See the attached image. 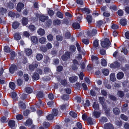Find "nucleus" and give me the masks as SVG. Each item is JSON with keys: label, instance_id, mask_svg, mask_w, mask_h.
<instances>
[{"label": "nucleus", "instance_id": "f257e3e1", "mask_svg": "<svg viewBox=\"0 0 129 129\" xmlns=\"http://www.w3.org/2000/svg\"><path fill=\"white\" fill-rule=\"evenodd\" d=\"M101 44L102 47L104 48H108L111 44L110 42L108 39H105L104 40L101 42Z\"/></svg>", "mask_w": 129, "mask_h": 129}, {"label": "nucleus", "instance_id": "f03ea898", "mask_svg": "<svg viewBox=\"0 0 129 129\" xmlns=\"http://www.w3.org/2000/svg\"><path fill=\"white\" fill-rule=\"evenodd\" d=\"M39 64V63L37 61L33 62L32 64L28 66L29 70L31 72L33 71L35 68H37Z\"/></svg>", "mask_w": 129, "mask_h": 129}, {"label": "nucleus", "instance_id": "7ed1b4c3", "mask_svg": "<svg viewBox=\"0 0 129 129\" xmlns=\"http://www.w3.org/2000/svg\"><path fill=\"white\" fill-rule=\"evenodd\" d=\"M71 53L69 52H66L61 57L62 60L64 61H67L68 59L70 58Z\"/></svg>", "mask_w": 129, "mask_h": 129}, {"label": "nucleus", "instance_id": "20e7f679", "mask_svg": "<svg viewBox=\"0 0 129 129\" xmlns=\"http://www.w3.org/2000/svg\"><path fill=\"white\" fill-rule=\"evenodd\" d=\"M120 66V64L117 61H115L111 64L110 67L111 68H116L119 67Z\"/></svg>", "mask_w": 129, "mask_h": 129}, {"label": "nucleus", "instance_id": "39448f33", "mask_svg": "<svg viewBox=\"0 0 129 129\" xmlns=\"http://www.w3.org/2000/svg\"><path fill=\"white\" fill-rule=\"evenodd\" d=\"M104 129H114L113 125L111 123H107L104 124Z\"/></svg>", "mask_w": 129, "mask_h": 129}, {"label": "nucleus", "instance_id": "423d86ee", "mask_svg": "<svg viewBox=\"0 0 129 129\" xmlns=\"http://www.w3.org/2000/svg\"><path fill=\"white\" fill-rule=\"evenodd\" d=\"M17 69V66L15 65H12L9 69V71L12 74L13 73L15 70Z\"/></svg>", "mask_w": 129, "mask_h": 129}, {"label": "nucleus", "instance_id": "0eeeda50", "mask_svg": "<svg viewBox=\"0 0 129 129\" xmlns=\"http://www.w3.org/2000/svg\"><path fill=\"white\" fill-rule=\"evenodd\" d=\"M24 4L22 3H19L17 5L16 9L17 10L19 11L20 12L21 10L24 7Z\"/></svg>", "mask_w": 129, "mask_h": 129}, {"label": "nucleus", "instance_id": "6e6552de", "mask_svg": "<svg viewBox=\"0 0 129 129\" xmlns=\"http://www.w3.org/2000/svg\"><path fill=\"white\" fill-rule=\"evenodd\" d=\"M37 33L39 35L41 36H43L45 34V30L43 29L42 28H40L38 29L37 31Z\"/></svg>", "mask_w": 129, "mask_h": 129}, {"label": "nucleus", "instance_id": "1a4fd4ad", "mask_svg": "<svg viewBox=\"0 0 129 129\" xmlns=\"http://www.w3.org/2000/svg\"><path fill=\"white\" fill-rule=\"evenodd\" d=\"M124 74L123 72H120L118 73L117 75V78L118 80L122 79L123 77Z\"/></svg>", "mask_w": 129, "mask_h": 129}, {"label": "nucleus", "instance_id": "9d476101", "mask_svg": "<svg viewBox=\"0 0 129 129\" xmlns=\"http://www.w3.org/2000/svg\"><path fill=\"white\" fill-rule=\"evenodd\" d=\"M19 105L20 109H23L26 108V106L24 103L22 102H19Z\"/></svg>", "mask_w": 129, "mask_h": 129}, {"label": "nucleus", "instance_id": "9b49d317", "mask_svg": "<svg viewBox=\"0 0 129 129\" xmlns=\"http://www.w3.org/2000/svg\"><path fill=\"white\" fill-rule=\"evenodd\" d=\"M113 111L114 113L116 115H119L120 112V110L117 107L114 108L113 109Z\"/></svg>", "mask_w": 129, "mask_h": 129}, {"label": "nucleus", "instance_id": "f8f14e48", "mask_svg": "<svg viewBox=\"0 0 129 129\" xmlns=\"http://www.w3.org/2000/svg\"><path fill=\"white\" fill-rule=\"evenodd\" d=\"M32 77L33 79L35 80H37L39 79V76L38 73L35 72L34 73Z\"/></svg>", "mask_w": 129, "mask_h": 129}, {"label": "nucleus", "instance_id": "ddd939ff", "mask_svg": "<svg viewBox=\"0 0 129 129\" xmlns=\"http://www.w3.org/2000/svg\"><path fill=\"white\" fill-rule=\"evenodd\" d=\"M25 52L26 55L28 56L30 55L32 53L31 49H25Z\"/></svg>", "mask_w": 129, "mask_h": 129}, {"label": "nucleus", "instance_id": "4468645a", "mask_svg": "<svg viewBox=\"0 0 129 129\" xmlns=\"http://www.w3.org/2000/svg\"><path fill=\"white\" fill-rule=\"evenodd\" d=\"M7 12V10L3 7L0 8V14L2 15L6 14Z\"/></svg>", "mask_w": 129, "mask_h": 129}, {"label": "nucleus", "instance_id": "2eb2a0df", "mask_svg": "<svg viewBox=\"0 0 129 129\" xmlns=\"http://www.w3.org/2000/svg\"><path fill=\"white\" fill-rule=\"evenodd\" d=\"M100 115L101 113L99 112L95 111H94L93 113V115L96 118H98L100 116Z\"/></svg>", "mask_w": 129, "mask_h": 129}, {"label": "nucleus", "instance_id": "dca6fc26", "mask_svg": "<svg viewBox=\"0 0 129 129\" xmlns=\"http://www.w3.org/2000/svg\"><path fill=\"white\" fill-rule=\"evenodd\" d=\"M93 107L95 110H98L99 109V104L97 102H94L93 103Z\"/></svg>", "mask_w": 129, "mask_h": 129}, {"label": "nucleus", "instance_id": "f3484780", "mask_svg": "<svg viewBox=\"0 0 129 129\" xmlns=\"http://www.w3.org/2000/svg\"><path fill=\"white\" fill-rule=\"evenodd\" d=\"M77 79V77L76 76H73L70 77L69 78V80L70 82L73 83L76 81Z\"/></svg>", "mask_w": 129, "mask_h": 129}, {"label": "nucleus", "instance_id": "a211bd4d", "mask_svg": "<svg viewBox=\"0 0 129 129\" xmlns=\"http://www.w3.org/2000/svg\"><path fill=\"white\" fill-rule=\"evenodd\" d=\"M44 96L43 93L41 91L39 92L36 95V97L39 99L43 98Z\"/></svg>", "mask_w": 129, "mask_h": 129}, {"label": "nucleus", "instance_id": "6ab92c4d", "mask_svg": "<svg viewBox=\"0 0 129 129\" xmlns=\"http://www.w3.org/2000/svg\"><path fill=\"white\" fill-rule=\"evenodd\" d=\"M48 19V17L44 16H41L39 17V19L42 21L44 22Z\"/></svg>", "mask_w": 129, "mask_h": 129}, {"label": "nucleus", "instance_id": "aec40b11", "mask_svg": "<svg viewBox=\"0 0 129 129\" xmlns=\"http://www.w3.org/2000/svg\"><path fill=\"white\" fill-rule=\"evenodd\" d=\"M110 80L113 82L115 81L116 80V78L115 76V73H112L110 75Z\"/></svg>", "mask_w": 129, "mask_h": 129}, {"label": "nucleus", "instance_id": "412c9836", "mask_svg": "<svg viewBox=\"0 0 129 129\" xmlns=\"http://www.w3.org/2000/svg\"><path fill=\"white\" fill-rule=\"evenodd\" d=\"M9 125L11 128L14 127L15 126V122L13 120H10L8 123Z\"/></svg>", "mask_w": 129, "mask_h": 129}, {"label": "nucleus", "instance_id": "4be33fe9", "mask_svg": "<svg viewBox=\"0 0 129 129\" xmlns=\"http://www.w3.org/2000/svg\"><path fill=\"white\" fill-rule=\"evenodd\" d=\"M33 122L32 120L31 119H28L26 120V123L25 124L26 126H28L29 127V126H31Z\"/></svg>", "mask_w": 129, "mask_h": 129}, {"label": "nucleus", "instance_id": "5701e85b", "mask_svg": "<svg viewBox=\"0 0 129 129\" xmlns=\"http://www.w3.org/2000/svg\"><path fill=\"white\" fill-rule=\"evenodd\" d=\"M73 27L75 29H79L80 27L79 24L77 22H75L72 24Z\"/></svg>", "mask_w": 129, "mask_h": 129}, {"label": "nucleus", "instance_id": "b1692460", "mask_svg": "<svg viewBox=\"0 0 129 129\" xmlns=\"http://www.w3.org/2000/svg\"><path fill=\"white\" fill-rule=\"evenodd\" d=\"M92 16L91 15H89L87 16L86 19L89 23H91L92 22Z\"/></svg>", "mask_w": 129, "mask_h": 129}, {"label": "nucleus", "instance_id": "393cba45", "mask_svg": "<svg viewBox=\"0 0 129 129\" xmlns=\"http://www.w3.org/2000/svg\"><path fill=\"white\" fill-rule=\"evenodd\" d=\"M22 23L24 25H26L28 23V19L25 17H23L22 20Z\"/></svg>", "mask_w": 129, "mask_h": 129}, {"label": "nucleus", "instance_id": "a878e982", "mask_svg": "<svg viewBox=\"0 0 129 129\" xmlns=\"http://www.w3.org/2000/svg\"><path fill=\"white\" fill-rule=\"evenodd\" d=\"M31 40L32 42L35 43H37L38 42V40L37 38L35 36L32 37L31 38Z\"/></svg>", "mask_w": 129, "mask_h": 129}, {"label": "nucleus", "instance_id": "bb28decb", "mask_svg": "<svg viewBox=\"0 0 129 129\" xmlns=\"http://www.w3.org/2000/svg\"><path fill=\"white\" fill-rule=\"evenodd\" d=\"M26 92L28 93H30L33 91L32 89L29 87H27L25 89Z\"/></svg>", "mask_w": 129, "mask_h": 129}, {"label": "nucleus", "instance_id": "cd10ccee", "mask_svg": "<svg viewBox=\"0 0 129 129\" xmlns=\"http://www.w3.org/2000/svg\"><path fill=\"white\" fill-rule=\"evenodd\" d=\"M56 15L58 17L60 18H63V15L60 11H58L57 12Z\"/></svg>", "mask_w": 129, "mask_h": 129}, {"label": "nucleus", "instance_id": "c85d7f7f", "mask_svg": "<svg viewBox=\"0 0 129 129\" xmlns=\"http://www.w3.org/2000/svg\"><path fill=\"white\" fill-rule=\"evenodd\" d=\"M43 58V55L40 53L38 54L36 56V58L38 61L41 60Z\"/></svg>", "mask_w": 129, "mask_h": 129}, {"label": "nucleus", "instance_id": "c756f323", "mask_svg": "<svg viewBox=\"0 0 129 129\" xmlns=\"http://www.w3.org/2000/svg\"><path fill=\"white\" fill-rule=\"evenodd\" d=\"M120 117L123 120L126 121L128 120V117L123 114H122L120 115Z\"/></svg>", "mask_w": 129, "mask_h": 129}, {"label": "nucleus", "instance_id": "7c9ffc66", "mask_svg": "<svg viewBox=\"0 0 129 129\" xmlns=\"http://www.w3.org/2000/svg\"><path fill=\"white\" fill-rule=\"evenodd\" d=\"M101 63L102 65L103 66H106L107 64L106 60L103 58L101 59Z\"/></svg>", "mask_w": 129, "mask_h": 129}, {"label": "nucleus", "instance_id": "2f4dec72", "mask_svg": "<svg viewBox=\"0 0 129 129\" xmlns=\"http://www.w3.org/2000/svg\"><path fill=\"white\" fill-rule=\"evenodd\" d=\"M46 39L44 37H42L39 39V42L41 44H44L46 42Z\"/></svg>", "mask_w": 129, "mask_h": 129}, {"label": "nucleus", "instance_id": "473e14b6", "mask_svg": "<svg viewBox=\"0 0 129 129\" xmlns=\"http://www.w3.org/2000/svg\"><path fill=\"white\" fill-rule=\"evenodd\" d=\"M44 72L45 74L51 72L50 69L47 67H45L44 69Z\"/></svg>", "mask_w": 129, "mask_h": 129}, {"label": "nucleus", "instance_id": "72a5a7b5", "mask_svg": "<svg viewBox=\"0 0 129 129\" xmlns=\"http://www.w3.org/2000/svg\"><path fill=\"white\" fill-rule=\"evenodd\" d=\"M9 86L11 89L13 90L15 88V84L13 82L10 83Z\"/></svg>", "mask_w": 129, "mask_h": 129}, {"label": "nucleus", "instance_id": "f704fd0d", "mask_svg": "<svg viewBox=\"0 0 129 129\" xmlns=\"http://www.w3.org/2000/svg\"><path fill=\"white\" fill-rule=\"evenodd\" d=\"M99 99L100 101V102L102 106L104 105V102L105 100L104 98L103 97H99Z\"/></svg>", "mask_w": 129, "mask_h": 129}, {"label": "nucleus", "instance_id": "c9c22d12", "mask_svg": "<svg viewBox=\"0 0 129 129\" xmlns=\"http://www.w3.org/2000/svg\"><path fill=\"white\" fill-rule=\"evenodd\" d=\"M120 24L122 26H125L126 24V21L125 19H121L120 20Z\"/></svg>", "mask_w": 129, "mask_h": 129}, {"label": "nucleus", "instance_id": "e433bc0d", "mask_svg": "<svg viewBox=\"0 0 129 129\" xmlns=\"http://www.w3.org/2000/svg\"><path fill=\"white\" fill-rule=\"evenodd\" d=\"M76 47L75 46L73 45H71L70 46L69 50L72 52H74L75 51Z\"/></svg>", "mask_w": 129, "mask_h": 129}, {"label": "nucleus", "instance_id": "4c0bfd02", "mask_svg": "<svg viewBox=\"0 0 129 129\" xmlns=\"http://www.w3.org/2000/svg\"><path fill=\"white\" fill-rule=\"evenodd\" d=\"M19 25V23L17 22H14L13 23L12 27L14 29H16L18 27Z\"/></svg>", "mask_w": 129, "mask_h": 129}, {"label": "nucleus", "instance_id": "58836bf2", "mask_svg": "<svg viewBox=\"0 0 129 129\" xmlns=\"http://www.w3.org/2000/svg\"><path fill=\"white\" fill-rule=\"evenodd\" d=\"M11 56L10 59L11 60H13L14 58V57L15 56V52L13 51H12L11 52Z\"/></svg>", "mask_w": 129, "mask_h": 129}, {"label": "nucleus", "instance_id": "ea45409f", "mask_svg": "<svg viewBox=\"0 0 129 129\" xmlns=\"http://www.w3.org/2000/svg\"><path fill=\"white\" fill-rule=\"evenodd\" d=\"M91 59L92 61H94L96 62H97V63H98L97 62H98V61H97L98 58L97 57L94 56H92L91 57Z\"/></svg>", "mask_w": 129, "mask_h": 129}, {"label": "nucleus", "instance_id": "a19ab883", "mask_svg": "<svg viewBox=\"0 0 129 129\" xmlns=\"http://www.w3.org/2000/svg\"><path fill=\"white\" fill-rule=\"evenodd\" d=\"M36 106L38 108L43 107V104L42 103V101L41 100H39V102L36 104Z\"/></svg>", "mask_w": 129, "mask_h": 129}, {"label": "nucleus", "instance_id": "79ce46f5", "mask_svg": "<svg viewBox=\"0 0 129 129\" xmlns=\"http://www.w3.org/2000/svg\"><path fill=\"white\" fill-rule=\"evenodd\" d=\"M102 72L103 74L106 76H107L108 75L109 73V71L107 69L103 70H102Z\"/></svg>", "mask_w": 129, "mask_h": 129}, {"label": "nucleus", "instance_id": "37998d69", "mask_svg": "<svg viewBox=\"0 0 129 129\" xmlns=\"http://www.w3.org/2000/svg\"><path fill=\"white\" fill-rule=\"evenodd\" d=\"M44 62L46 64L47 63L50 61V59L49 57L47 56H46L44 57Z\"/></svg>", "mask_w": 129, "mask_h": 129}, {"label": "nucleus", "instance_id": "c03bdc74", "mask_svg": "<svg viewBox=\"0 0 129 129\" xmlns=\"http://www.w3.org/2000/svg\"><path fill=\"white\" fill-rule=\"evenodd\" d=\"M53 114L54 116H56L58 113V111L56 109H54L53 110Z\"/></svg>", "mask_w": 129, "mask_h": 129}, {"label": "nucleus", "instance_id": "a18cd8bd", "mask_svg": "<svg viewBox=\"0 0 129 129\" xmlns=\"http://www.w3.org/2000/svg\"><path fill=\"white\" fill-rule=\"evenodd\" d=\"M98 41L97 40H95L93 42V46L95 48H96L99 46Z\"/></svg>", "mask_w": 129, "mask_h": 129}, {"label": "nucleus", "instance_id": "49530a36", "mask_svg": "<svg viewBox=\"0 0 129 129\" xmlns=\"http://www.w3.org/2000/svg\"><path fill=\"white\" fill-rule=\"evenodd\" d=\"M121 52H123L124 53L125 55L127 54L128 53L127 49L125 47L122 48L121 50Z\"/></svg>", "mask_w": 129, "mask_h": 129}, {"label": "nucleus", "instance_id": "de8ad7c7", "mask_svg": "<svg viewBox=\"0 0 129 129\" xmlns=\"http://www.w3.org/2000/svg\"><path fill=\"white\" fill-rule=\"evenodd\" d=\"M56 39L57 41H61L62 40L63 38L62 36L58 35L56 36Z\"/></svg>", "mask_w": 129, "mask_h": 129}, {"label": "nucleus", "instance_id": "09e8293b", "mask_svg": "<svg viewBox=\"0 0 129 129\" xmlns=\"http://www.w3.org/2000/svg\"><path fill=\"white\" fill-rule=\"evenodd\" d=\"M64 36L66 39H69L71 36V34L70 32H66L64 34Z\"/></svg>", "mask_w": 129, "mask_h": 129}, {"label": "nucleus", "instance_id": "8fccbe9b", "mask_svg": "<svg viewBox=\"0 0 129 129\" xmlns=\"http://www.w3.org/2000/svg\"><path fill=\"white\" fill-rule=\"evenodd\" d=\"M118 94L119 96L122 98L124 95V93L122 91H119L118 92Z\"/></svg>", "mask_w": 129, "mask_h": 129}, {"label": "nucleus", "instance_id": "3c124183", "mask_svg": "<svg viewBox=\"0 0 129 129\" xmlns=\"http://www.w3.org/2000/svg\"><path fill=\"white\" fill-rule=\"evenodd\" d=\"M97 33V31L96 29H93L92 32L91 33L90 36H94Z\"/></svg>", "mask_w": 129, "mask_h": 129}, {"label": "nucleus", "instance_id": "603ef678", "mask_svg": "<svg viewBox=\"0 0 129 129\" xmlns=\"http://www.w3.org/2000/svg\"><path fill=\"white\" fill-rule=\"evenodd\" d=\"M14 5L13 3L10 2L8 4V7L10 9H12L14 8Z\"/></svg>", "mask_w": 129, "mask_h": 129}, {"label": "nucleus", "instance_id": "864d4df0", "mask_svg": "<svg viewBox=\"0 0 129 129\" xmlns=\"http://www.w3.org/2000/svg\"><path fill=\"white\" fill-rule=\"evenodd\" d=\"M87 121L88 123L90 125H92L93 124V122L92 121V120L91 118L88 117L87 119Z\"/></svg>", "mask_w": 129, "mask_h": 129}, {"label": "nucleus", "instance_id": "5fc2aeb1", "mask_svg": "<svg viewBox=\"0 0 129 129\" xmlns=\"http://www.w3.org/2000/svg\"><path fill=\"white\" fill-rule=\"evenodd\" d=\"M20 35L18 33H16L15 34V38L17 40H19L20 39Z\"/></svg>", "mask_w": 129, "mask_h": 129}, {"label": "nucleus", "instance_id": "6e6d98bb", "mask_svg": "<svg viewBox=\"0 0 129 129\" xmlns=\"http://www.w3.org/2000/svg\"><path fill=\"white\" fill-rule=\"evenodd\" d=\"M100 121L101 122H106L107 121L108 119L106 117H103L101 118Z\"/></svg>", "mask_w": 129, "mask_h": 129}, {"label": "nucleus", "instance_id": "4d7b16f0", "mask_svg": "<svg viewBox=\"0 0 129 129\" xmlns=\"http://www.w3.org/2000/svg\"><path fill=\"white\" fill-rule=\"evenodd\" d=\"M46 117L48 120H51L53 118V116L52 114H50L47 116Z\"/></svg>", "mask_w": 129, "mask_h": 129}, {"label": "nucleus", "instance_id": "13d9d810", "mask_svg": "<svg viewBox=\"0 0 129 129\" xmlns=\"http://www.w3.org/2000/svg\"><path fill=\"white\" fill-rule=\"evenodd\" d=\"M82 10L83 12L84 13L87 12L88 13H90V11L87 8H84L82 9Z\"/></svg>", "mask_w": 129, "mask_h": 129}, {"label": "nucleus", "instance_id": "bf43d9fd", "mask_svg": "<svg viewBox=\"0 0 129 129\" xmlns=\"http://www.w3.org/2000/svg\"><path fill=\"white\" fill-rule=\"evenodd\" d=\"M109 98L113 100L116 101L117 100L115 96L113 95H109Z\"/></svg>", "mask_w": 129, "mask_h": 129}, {"label": "nucleus", "instance_id": "052dcab7", "mask_svg": "<svg viewBox=\"0 0 129 129\" xmlns=\"http://www.w3.org/2000/svg\"><path fill=\"white\" fill-rule=\"evenodd\" d=\"M17 82L18 85L19 86H20L22 85V80L20 79H18L17 80Z\"/></svg>", "mask_w": 129, "mask_h": 129}, {"label": "nucleus", "instance_id": "680f3d73", "mask_svg": "<svg viewBox=\"0 0 129 129\" xmlns=\"http://www.w3.org/2000/svg\"><path fill=\"white\" fill-rule=\"evenodd\" d=\"M70 115L73 117H76L77 116V114L74 112H70Z\"/></svg>", "mask_w": 129, "mask_h": 129}, {"label": "nucleus", "instance_id": "e2e57ef3", "mask_svg": "<svg viewBox=\"0 0 129 129\" xmlns=\"http://www.w3.org/2000/svg\"><path fill=\"white\" fill-rule=\"evenodd\" d=\"M40 50L43 52H45L47 51L46 47L44 46H42L40 48Z\"/></svg>", "mask_w": 129, "mask_h": 129}, {"label": "nucleus", "instance_id": "0e129e2a", "mask_svg": "<svg viewBox=\"0 0 129 129\" xmlns=\"http://www.w3.org/2000/svg\"><path fill=\"white\" fill-rule=\"evenodd\" d=\"M117 14L119 16H121L123 15V12L122 10H119L118 11Z\"/></svg>", "mask_w": 129, "mask_h": 129}, {"label": "nucleus", "instance_id": "69168bd1", "mask_svg": "<svg viewBox=\"0 0 129 129\" xmlns=\"http://www.w3.org/2000/svg\"><path fill=\"white\" fill-rule=\"evenodd\" d=\"M47 39L49 41H52L53 40V36L51 34H50L47 36Z\"/></svg>", "mask_w": 129, "mask_h": 129}, {"label": "nucleus", "instance_id": "338daca9", "mask_svg": "<svg viewBox=\"0 0 129 129\" xmlns=\"http://www.w3.org/2000/svg\"><path fill=\"white\" fill-rule=\"evenodd\" d=\"M115 123L116 125L119 127H120L122 124V122L121 121H117L115 122Z\"/></svg>", "mask_w": 129, "mask_h": 129}, {"label": "nucleus", "instance_id": "774afa93", "mask_svg": "<svg viewBox=\"0 0 129 129\" xmlns=\"http://www.w3.org/2000/svg\"><path fill=\"white\" fill-rule=\"evenodd\" d=\"M69 98V96L67 95H63L62 97V99L64 100H67Z\"/></svg>", "mask_w": 129, "mask_h": 129}]
</instances>
